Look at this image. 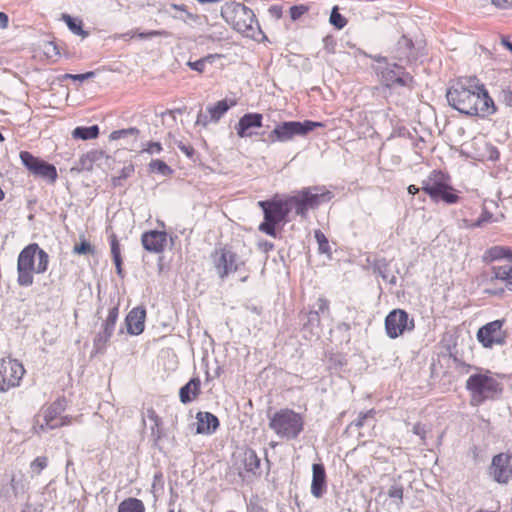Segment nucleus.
<instances>
[{
  "mask_svg": "<svg viewBox=\"0 0 512 512\" xmlns=\"http://www.w3.org/2000/svg\"><path fill=\"white\" fill-rule=\"evenodd\" d=\"M492 4L499 9H511L512 0H491Z\"/></svg>",
  "mask_w": 512,
  "mask_h": 512,
  "instance_id": "8fccbe9b",
  "label": "nucleus"
},
{
  "mask_svg": "<svg viewBox=\"0 0 512 512\" xmlns=\"http://www.w3.org/2000/svg\"><path fill=\"white\" fill-rule=\"evenodd\" d=\"M315 239L318 242L319 250L326 253L330 250L329 242L324 233L320 230H316L314 233Z\"/></svg>",
  "mask_w": 512,
  "mask_h": 512,
  "instance_id": "ea45409f",
  "label": "nucleus"
},
{
  "mask_svg": "<svg viewBox=\"0 0 512 512\" xmlns=\"http://www.w3.org/2000/svg\"><path fill=\"white\" fill-rule=\"evenodd\" d=\"M67 408L65 397L57 398L51 404L43 407L35 417L33 430L36 434H42L49 430L68 426L73 418L69 415H63Z\"/></svg>",
  "mask_w": 512,
  "mask_h": 512,
  "instance_id": "39448f33",
  "label": "nucleus"
},
{
  "mask_svg": "<svg viewBox=\"0 0 512 512\" xmlns=\"http://www.w3.org/2000/svg\"><path fill=\"white\" fill-rule=\"evenodd\" d=\"M502 45L512 52V42H510L507 38H502Z\"/></svg>",
  "mask_w": 512,
  "mask_h": 512,
  "instance_id": "13d9d810",
  "label": "nucleus"
},
{
  "mask_svg": "<svg viewBox=\"0 0 512 512\" xmlns=\"http://www.w3.org/2000/svg\"><path fill=\"white\" fill-rule=\"evenodd\" d=\"M330 23L337 29H342L347 24V19L339 13L338 6H334L330 14Z\"/></svg>",
  "mask_w": 512,
  "mask_h": 512,
  "instance_id": "4c0bfd02",
  "label": "nucleus"
},
{
  "mask_svg": "<svg viewBox=\"0 0 512 512\" xmlns=\"http://www.w3.org/2000/svg\"><path fill=\"white\" fill-rule=\"evenodd\" d=\"M466 389L470 393V404L479 406L486 400H493L502 393V385L490 372L476 373L469 376Z\"/></svg>",
  "mask_w": 512,
  "mask_h": 512,
  "instance_id": "20e7f679",
  "label": "nucleus"
},
{
  "mask_svg": "<svg viewBox=\"0 0 512 512\" xmlns=\"http://www.w3.org/2000/svg\"><path fill=\"white\" fill-rule=\"evenodd\" d=\"M491 474L498 483H507L512 476L511 456L500 453L493 457Z\"/></svg>",
  "mask_w": 512,
  "mask_h": 512,
  "instance_id": "6ab92c4d",
  "label": "nucleus"
},
{
  "mask_svg": "<svg viewBox=\"0 0 512 512\" xmlns=\"http://www.w3.org/2000/svg\"><path fill=\"white\" fill-rule=\"evenodd\" d=\"M111 336L112 333H108L101 329V331L94 338V348L96 351L102 352L105 350Z\"/></svg>",
  "mask_w": 512,
  "mask_h": 512,
  "instance_id": "e433bc0d",
  "label": "nucleus"
},
{
  "mask_svg": "<svg viewBox=\"0 0 512 512\" xmlns=\"http://www.w3.org/2000/svg\"><path fill=\"white\" fill-rule=\"evenodd\" d=\"M396 82H397V83H399V84H401V85H404V84H405L404 80H403V79H401V78H398V79L396 80Z\"/></svg>",
  "mask_w": 512,
  "mask_h": 512,
  "instance_id": "69168bd1",
  "label": "nucleus"
},
{
  "mask_svg": "<svg viewBox=\"0 0 512 512\" xmlns=\"http://www.w3.org/2000/svg\"><path fill=\"white\" fill-rule=\"evenodd\" d=\"M148 419L153 422L156 428H159L162 425L161 418L158 416L156 411L153 408H148L146 411Z\"/></svg>",
  "mask_w": 512,
  "mask_h": 512,
  "instance_id": "c03bdc74",
  "label": "nucleus"
},
{
  "mask_svg": "<svg viewBox=\"0 0 512 512\" xmlns=\"http://www.w3.org/2000/svg\"><path fill=\"white\" fill-rule=\"evenodd\" d=\"M222 15L236 31L247 36H251L257 26L254 12L242 3L227 5Z\"/></svg>",
  "mask_w": 512,
  "mask_h": 512,
  "instance_id": "9b49d317",
  "label": "nucleus"
},
{
  "mask_svg": "<svg viewBox=\"0 0 512 512\" xmlns=\"http://www.w3.org/2000/svg\"><path fill=\"white\" fill-rule=\"evenodd\" d=\"M446 97L452 108L468 116L484 119L497 111L485 84L475 76L455 79L448 88Z\"/></svg>",
  "mask_w": 512,
  "mask_h": 512,
  "instance_id": "f257e3e1",
  "label": "nucleus"
},
{
  "mask_svg": "<svg viewBox=\"0 0 512 512\" xmlns=\"http://www.w3.org/2000/svg\"><path fill=\"white\" fill-rule=\"evenodd\" d=\"M324 127L322 122H315L311 120L288 121L282 122L275 126L269 134L270 142H287L292 140L295 136H304L315 128Z\"/></svg>",
  "mask_w": 512,
  "mask_h": 512,
  "instance_id": "f8f14e48",
  "label": "nucleus"
},
{
  "mask_svg": "<svg viewBox=\"0 0 512 512\" xmlns=\"http://www.w3.org/2000/svg\"><path fill=\"white\" fill-rule=\"evenodd\" d=\"M501 100L507 106L512 107V90L510 88L503 89L501 92Z\"/></svg>",
  "mask_w": 512,
  "mask_h": 512,
  "instance_id": "09e8293b",
  "label": "nucleus"
},
{
  "mask_svg": "<svg viewBox=\"0 0 512 512\" xmlns=\"http://www.w3.org/2000/svg\"><path fill=\"white\" fill-rule=\"evenodd\" d=\"M269 14L275 19H280L283 15L282 7L279 5H272L268 9Z\"/></svg>",
  "mask_w": 512,
  "mask_h": 512,
  "instance_id": "3c124183",
  "label": "nucleus"
},
{
  "mask_svg": "<svg viewBox=\"0 0 512 512\" xmlns=\"http://www.w3.org/2000/svg\"><path fill=\"white\" fill-rule=\"evenodd\" d=\"M129 135H139V129L136 127H130L126 129L115 130L109 135L110 140H119Z\"/></svg>",
  "mask_w": 512,
  "mask_h": 512,
  "instance_id": "58836bf2",
  "label": "nucleus"
},
{
  "mask_svg": "<svg viewBox=\"0 0 512 512\" xmlns=\"http://www.w3.org/2000/svg\"><path fill=\"white\" fill-rule=\"evenodd\" d=\"M48 466L46 456H38L30 463V470L33 476H38Z\"/></svg>",
  "mask_w": 512,
  "mask_h": 512,
  "instance_id": "c9c22d12",
  "label": "nucleus"
},
{
  "mask_svg": "<svg viewBox=\"0 0 512 512\" xmlns=\"http://www.w3.org/2000/svg\"><path fill=\"white\" fill-rule=\"evenodd\" d=\"M212 269L220 280L227 279L231 274L241 272L246 268L243 260L229 244L215 247L210 254Z\"/></svg>",
  "mask_w": 512,
  "mask_h": 512,
  "instance_id": "0eeeda50",
  "label": "nucleus"
},
{
  "mask_svg": "<svg viewBox=\"0 0 512 512\" xmlns=\"http://www.w3.org/2000/svg\"><path fill=\"white\" fill-rule=\"evenodd\" d=\"M262 249H264L265 251H269V250H272L274 245L272 243H269L267 241H264L263 243H260L259 245Z\"/></svg>",
  "mask_w": 512,
  "mask_h": 512,
  "instance_id": "4d7b16f0",
  "label": "nucleus"
},
{
  "mask_svg": "<svg viewBox=\"0 0 512 512\" xmlns=\"http://www.w3.org/2000/svg\"><path fill=\"white\" fill-rule=\"evenodd\" d=\"M311 493L314 497L320 498L326 492V472L324 465L315 463L312 466Z\"/></svg>",
  "mask_w": 512,
  "mask_h": 512,
  "instance_id": "4be33fe9",
  "label": "nucleus"
},
{
  "mask_svg": "<svg viewBox=\"0 0 512 512\" xmlns=\"http://www.w3.org/2000/svg\"><path fill=\"white\" fill-rule=\"evenodd\" d=\"M168 242V234L166 231L149 230L141 235V244L143 248L155 254L163 253Z\"/></svg>",
  "mask_w": 512,
  "mask_h": 512,
  "instance_id": "a211bd4d",
  "label": "nucleus"
},
{
  "mask_svg": "<svg viewBox=\"0 0 512 512\" xmlns=\"http://www.w3.org/2000/svg\"><path fill=\"white\" fill-rule=\"evenodd\" d=\"M364 418H365V416H363V418H362V419H360V420L358 421V423H357V426H358V427L363 426V419H364Z\"/></svg>",
  "mask_w": 512,
  "mask_h": 512,
  "instance_id": "0e129e2a",
  "label": "nucleus"
},
{
  "mask_svg": "<svg viewBox=\"0 0 512 512\" xmlns=\"http://www.w3.org/2000/svg\"><path fill=\"white\" fill-rule=\"evenodd\" d=\"M505 320H495L489 322L477 331L476 337L484 348H493L496 345H504L506 343L508 333L503 329Z\"/></svg>",
  "mask_w": 512,
  "mask_h": 512,
  "instance_id": "2eb2a0df",
  "label": "nucleus"
},
{
  "mask_svg": "<svg viewBox=\"0 0 512 512\" xmlns=\"http://www.w3.org/2000/svg\"><path fill=\"white\" fill-rule=\"evenodd\" d=\"M241 466L247 473L255 474L260 468V459L257 453L251 448H245L240 455Z\"/></svg>",
  "mask_w": 512,
  "mask_h": 512,
  "instance_id": "393cba45",
  "label": "nucleus"
},
{
  "mask_svg": "<svg viewBox=\"0 0 512 512\" xmlns=\"http://www.w3.org/2000/svg\"><path fill=\"white\" fill-rule=\"evenodd\" d=\"M237 105L234 99H223L207 107L210 121L218 122L221 117L231 108Z\"/></svg>",
  "mask_w": 512,
  "mask_h": 512,
  "instance_id": "a878e982",
  "label": "nucleus"
},
{
  "mask_svg": "<svg viewBox=\"0 0 512 512\" xmlns=\"http://www.w3.org/2000/svg\"><path fill=\"white\" fill-rule=\"evenodd\" d=\"M118 316H119V307L116 305V306L110 308L108 311L107 317L102 322V325H101L102 330L113 334V332L115 330L116 322L118 320Z\"/></svg>",
  "mask_w": 512,
  "mask_h": 512,
  "instance_id": "2f4dec72",
  "label": "nucleus"
},
{
  "mask_svg": "<svg viewBox=\"0 0 512 512\" xmlns=\"http://www.w3.org/2000/svg\"><path fill=\"white\" fill-rule=\"evenodd\" d=\"M171 8L175 9V10H178V11H181V12H184L186 14V19L187 20H191V21H197L199 16L194 14V13H191L187 10V7L185 5H178V4H172L171 5Z\"/></svg>",
  "mask_w": 512,
  "mask_h": 512,
  "instance_id": "37998d69",
  "label": "nucleus"
},
{
  "mask_svg": "<svg viewBox=\"0 0 512 512\" xmlns=\"http://www.w3.org/2000/svg\"><path fill=\"white\" fill-rule=\"evenodd\" d=\"M181 150L187 155V156H192L193 154V148L191 147H186V146H183L181 147Z\"/></svg>",
  "mask_w": 512,
  "mask_h": 512,
  "instance_id": "052dcab7",
  "label": "nucleus"
},
{
  "mask_svg": "<svg viewBox=\"0 0 512 512\" xmlns=\"http://www.w3.org/2000/svg\"><path fill=\"white\" fill-rule=\"evenodd\" d=\"M388 495L390 498H396V499L402 500L403 488L400 486H392L388 491Z\"/></svg>",
  "mask_w": 512,
  "mask_h": 512,
  "instance_id": "de8ad7c7",
  "label": "nucleus"
},
{
  "mask_svg": "<svg viewBox=\"0 0 512 512\" xmlns=\"http://www.w3.org/2000/svg\"><path fill=\"white\" fill-rule=\"evenodd\" d=\"M309 11V7L307 5H294L290 8V17L293 21L299 19L305 13Z\"/></svg>",
  "mask_w": 512,
  "mask_h": 512,
  "instance_id": "a19ab883",
  "label": "nucleus"
},
{
  "mask_svg": "<svg viewBox=\"0 0 512 512\" xmlns=\"http://www.w3.org/2000/svg\"><path fill=\"white\" fill-rule=\"evenodd\" d=\"M91 75H92V73L89 72V73H86V74H77V75L67 74L65 77L66 78H71V79H74V80H84V79L90 77Z\"/></svg>",
  "mask_w": 512,
  "mask_h": 512,
  "instance_id": "5fc2aeb1",
  "label": "nucleus"
},
{
  "mask_svg": "<svg viewBox=\"0 0 512 512\" xmlns=\"http://www.w3.org/2000/svg\"><path fill=\"white\" fill-rule=\"evenodd\" d=\"M10 487L15 495L25 489V475L21 472H13L10 477Z\"/></svg>",
  "mask_w": 512,
  "mask_h": 512,
  "instance_id": "72a5a7b5",
  "label": "nucleus"
},
{
  "mask_svg": "<svg viewBox=\"0 0 512 512\" xmlns=\"http://www.w3.org/2000/svg\"><path fill=\"white\" fill-rule=\"evenodd\" d=\"M22 164L35 177L46 179L50 183L57 180L58 173L54 165L34 156L28 151H21L19 154Z\"/></svg>",
  "mask_w": 512,
  "mask_h": 512,
  "instance_id": "dca6fc26",
  "label": "nucleus"
},
{
  "mask_svg": "<svg viewBox=\"0 0 512 512\" xmlns=\"http://www.w3.org/2000/svg\"><path fill=\"white\" fill-rule=\"evenodd\" d=\"M247 278H248V276H247V275H245L244 277H242V278H241V281H242V282H244V281H246V280H247Z\"/></svg>",
  "mask_w": 512,
  "mask_h": 512,
  "instance_id": "338daca9",
  "label": "nucleus"
},
{
  "mask_svg": "<svg viewBox=\"0 0 512 512\" xmlns=\"http://www.w3.org/2000/svg\"><path fill=\"white\" fill-rule=\"evenodd\" d=\"M332 191L324 186H311L299 190L295 195L287 197L291 208L301 218H307L308 211L318 208L321 204L331 201Z\"/></svg>",
  "mask_w": 512,
  "mask_h": 512,
  "instance_id": "423d86ee",
  "label": "nucleus"
},
{
  "mask_svg": "<svg viewBox=\"0 0 512 512\" xmlns=\"http://www.w3.org/2000/svg\"><path fill=\"white\" fill-rule=\"evenodd\" d=\"M467 155L477 161L496 160L499 151L484 138H473L467 144Z\"/></svg>",
  "mask_w": 512,
  "mask_h": 512,
  "instance_id": "f3484780",
  "label": "nucleus"
},
{
  "mask_svg": "<svg viewBox=\"0 0 512 512\" xmlns=\"http://www.w3.org/2000/svg\"><path fill=\"white\" fill-rule=\"evenodd\" d=\"M169 34L165 30H151L148 32H137V31H130L126 32L124 34L120 35V38L122 39H132L134 37H138L139 39H148L152 37H167Z\"/></svg>",
  "mask_w": 512,
  "mask_h": 512,
  "instance_id": "7c9ffc66",
  "label": "nucleus"
},
{
  "mask_svg": "<svg viewBox=\"0 0 512 512\" xmlns=\"http://www.w3.org/2000/svg\"><path fill=\"white\" fill-rule=\"evenodd\" d=\"M49 266V255L37 243L24 247L17 259V283L28 287L34 282V273L43 274Z\"/></svg>",
  "mask_w": 512,
  "mask_h": 512,
  "instance_id": "7ed1b4c3",
  "label": "nucleus"
},
{
  "mask_svg": "<svg viewBox=\"0 0 512 512\" xmlns=\"http://www.w3.org/2000/svg\"><path fill=\"white\" fill-rule=\"evenodd\" d=\"M99 135V127L97 125H93L90 127H76L72 131V136L74 139H82V140H89V139H96Z\"/></svg>",
  "mask_w": 512,
  "mask_h": 512,
  "instance_id": "c756f323",
  "label": "nucleus"
},
{
  "mask_svg": "<svg viewBox=\"0 0 512 512\" xmlns=\"http://www.w3.org/2000/svg\"><path fill=\"white\" fill-rule=\"evenodd\" d=\"M144 151L149 154L160 153L162 151V145L160 142H149Z\"/></svg>",
  "mask_w": 512,
  "mask_h": 512,
  "instance_id": "49530a36",
  "label": "nucleus"
},
{
  "mask_svg": "<svg viewBox=\"0 0 512 512\" xmlns=\"http://www.w3.org/2000/svg\"><path fill=\"white\" fill-rule=\"evenodd\" d=\"M45 49H46L45 53L47 54L48 57H52L51 52H53L55 56L59 55V52L57 51V47L53 42L47 43L45 46Z\"/></svg>",
  "mask_w": 512,
  "mask_h": 512,
  "instance_id": "603ef678",
  "label": "nucleus"
},
{
  "mask_svg": "<svg viewBox=\"0 0 512 512\" xmlns=\"http://www.w3.org/2000/svg\"><path fill=\"white\" fill-rule=\"evenodd\" d=\"M201 394V380L199 377L191 378L188 383H186L179 390V399L183 404H188L194 400H196Z\"/></svg>",
  "mask_w": 512,
  "mask_h": 512,
  "instance_id": "b1692460",
  "label": "nucleus"
},
{
  "mask_svg": "<svg viewBox=\"0 0 512 512\" xmlns=\"http://www.w3.org/2000/svg\"><path fill=\"white\" fill-rule=\"evenodd\" d=\"M26 369L22 362L5 356L0 358V393L8 392L21 385Z\"/></svg>",
  "mask_w": 512,
  "mask_h": 512,
  "instance_id": "ddd939ff",
  "label": "nucleus"
},
{
  "mask_svg": "<svg viewBox=\"0 0 512 512\" xmlns=\"http://www.w3.org/2000/svg\"><path fill=\"white\" fill-rule=\"evenodd\" d=\"M269 427L281 438L296 439L304 430V417L292 409L283 408L270 417Z\"/></svg>",
  "mask_w": 512,
  "mask_h": 512,
  "instance_id": "1a4fd4ad",
  "label": "nucleus"
},
{
  "mask_svg": "<svg viewBox=\"0 0 512 512\" xmlns=\"http://www.w3.org/2000/svg\"><path fill=\"white\" fill-rule=\"evenodd\" d=\"M385 332L390 339H396L405 332L413 331L415 321L403 309H394L390 311L385 318Z\"/></svg>",
  "mask_w": 512,
  "mask_h": 512,
  "instance_id": "4468645a",
  "label": "nucleus"
},
{
  "mask_svg": "<svg viewBox=\"0 0 512 512\" xmlns=\"http://www.w3.org/2000/svg\"><path fill=\"white\" fill-rule=\"evenodd\" d=\"M62 19L68 26V28L76 35L81 36L82 38H85L88 36V32L83 30L82 26V20L78 18H73L70 15L64 14Z\"/></svg>",
  "mask_w": 512,
  "mask_h": 512,
  "instance_id": "473e14b6",
  "label": "nucleus"
},
{
  "mask_svg": "<svg viewBox=\"0 0 512 512\" xmlns=\"http://www.w3.org/2000/svg\"><path fill=\"white\" fill-rule=\"evenodd\" d=\"M73 253L77 255H94L95 247L89 241L82 238L79 243L74 245Z\"/></svg>",
  "mask_w": 512,
  "mask_h": 512,
  "instance_id": "f704fd0d",
  "label": "nucleus"
},
{
  "mask_svg": "<svg viewBox=\"0 0 512 512\" xmlns=\"http://www.w3.org/2000/svg\"><path fill=\"white\" fill-rule=\"evenodd\" d=\"M413 432L419 436H421L422 438H424L425 436V431L423 430V428L421 427L420 424H416L414 425L413 427Z\"/></svg>",
  "mask_w": 512,
  "mask_h": 512,
  "instance_id": "6e6d98bb",
  "label": "nucleus"
},
{
  "mask_svg": "<svg viewBox=\"0 0 512 512\" xmlns=\"http://www.w3.org/2000/svg\"><path fill=\"white\" fill-rule=\"evenodd\" d=\"M117 512H145V505L142 500L129 497L120 502Z\"/></svg>",
  "mask_w": 512,
  "mask_h": 512,
  "instance_id": "cd10ccee",
  "label": "nucleus"
},
{
  "mask_svg": "<svg viewBox=\"0 0 512 512\" xmlns=\"http://www.w3.org/2000/svg\"><path fill=\"white\" fill-rule=\"evenodd\" d=\"M407 190H408V193L412 194V195H415L419 192V188L415 185H409Z\"/></svg>",
  "mask_w": 512,
  "mask_h": 512,
  "instance_id": "bf43d9fd",
  "label": "nucleus"
},
{
  "mask_svg": "<svg viewBox=\"0 0 512 512\" xmlns=\"http://www.w3.org/2000/svg\"><path fill=\"white\" fill-rule=\"evenodd\" d=\"M9 18L8 15L4 12H0V28L5 29L8 27Z\"/></svg>",
  "mask_w": 512,
  "mask_h": 512,
  "instance_id": "864d4df0",
  "label": "nucleus"
},
{
  "mask_svg": "<svg viewBox=\"0 0 512 512\" xmlns=\"http://www.w3.org/2000/svg\"><path fill=\"white\" fill-rule=\"evenodd\" d=\"M221 58L220 54H209L206 55L196 61H188L186 65L193 71H196L200 74L204 73L206 70V64H212L215 59Z\"/></svg>",
  "mask_w": 512,
  "mask_h": 512,
  "instance_id": "c85d7f7f",
  "label": "nucleus"
},
{
  "mask_svg": "<svg viewBox=\"0 0 512 512\" xmlns=\"http://www.w3.org/2000/svg\"><path fill=\"white\" fill-rule=\"evenodd\" d=\"M201 4H207V3H217L219 0H197Z\"/></svg>",
  "mask_w": 512,
  "mask_h": 512,
  "instance_id": "e2e57ef3",
  "label": "nucleus"
},
{
  "mask_svg": "<svg viewBox=\"0 0 512 512\" xmlns=\"http://www.w3.org/2000/svg\"><path fill=\"white\" fill-rule=\"evenodd\" d=\"M4 140V136L0 133V142H3Z\"/></svg>",
  "mask_w": 512,
  "mask_h": 512,
  "instance_id": "774afa93",
  "label": "nucleus"
},
{
  "mask_svg": "<svg viewBox=\"0 0 512 512\" xmlns=\"http://www.w3.org/2000/svg\"><path fill=\"white\" fill-rule=\"evenodd\" d=\"M109 243H110V249H111V256L113 259V262L116 267V272L119 276H123V269H122V257H121V245L118 240V237L115 233H112L109 236Z\"/></svg>",
  "mask_w": 512,
  "mask_h": 512,
  "instance_id": "bb28decb",
  "label": "nucleus"
},
{
  "mask_svg": "<svg viewBox=\"0 0 512 512\" xmlns=\"http://www.w3.org/2000/svg\"><path fill=\"white\" fill-rule=\"evenodd\" d=\"M483 260L493 263L490 276L484 280V293L502 297L512 292V248L496 245L484 252Z\"/></svg>",
  "mask_w": 512,
  "mask_h": 512,
  "instance_id": "f03ea898",
  "label": "nucleus"
},
{
  "mask_svg": "<svg viewBox=\"0 0 512 512\" xmlns=\"http://www.w3.org/2000/svg\"><path fill=\"white\" fill-rule=\"evenodd\" d=\"M197 427L196 432L198 434H212L219 427L218 418L210 412H198L196 414Z\"/></svg>",
  "mask_w": 512,
  "mask_h": 512,
  "instance_id": "5701e85b",
  "label": "nucleus"
},
{
  "mask_svg": "<svg viewBox=\"0 0 512 512\" xmlns=\"http://www.w3.org/2000/svg\"><path fill=\"white\" fill-rule=\"evenodd\" d=\"M317 307L318 310L315 312V314L318 316L320 313L325 314L329 312V301L325 298H319L317 300Z\"/></svg>",
  "mask_w": 512,
  "mask_h": 512,
  "instance_id": "a18cd8bd",
  "label": "nucleus"
},
{
  "mask_svg": "<svg viewBox=\"0 0 512 512\" xmlns=\"http://www.w3.org/2000/svg\"><path fill=\"white\" fill-rule=\"evenodd\" d=\"M150 168L152 171H156L164 175L171 172L170 167L164 161L158 159L151 161Z\"/></svg>",
  "mask_w": 512,
  "mask_h": 512,
  "instance_id": "79ce46f5",
  "label": "nucleus"
},
{
  "mask_svg": "<svg viewBox=\"0 0 512 512\" xmlns=\"http://www.w3.org/2000/svg\"><path fill=\"white\" fill-rule=\"evenodd\" d=\"M146 310L135 307L129 311L125 318L127 332L130 335H140L145 329Z\"/></svg>",
  "mask_w": 512,
  "mask_h": 512,
  "instance_id": "412c9836",
  "label": "nucleus"
},
{
  "mask_svg": "<svg viewBox=\"0 0 512 512\" xmlns=\"http://www.w3.org/2000/svg\"><path fill=\"white\" fill-rule=\"evenodd\" d=\"M450 176L441 171L433 170L422 182V191L430 196L433 200L441 199L447 204H454L459 201L454 188L450 185Z\"/></svg>",
  "mask_w": 512,
  "mask_h": 512,
  "instance_id": "9d476101",
  "label": "nucleus"
},
{
  "mask_svg": "<svg viewBox=\"0 0 512 512\" xmlns=\"http://www.w3.org/2000/svg\"><path fill=\"white\" fill-rule=\"evenodd\" d=\"M263 116L260 113H246L238 121L235 129L240 138L252 137L253 129L262 127Z\"/></svg>",
  "mask_w": 512,
  "mask_h": 512,
  "instance_id": "aec40b11",
  "label": "nucleus"
},
{
  "mask_svg": "<svg viewBox=\"0 0 512 512\" xmlns=\"http://www.w3.org/2000/svg\"><path fill=\"white\" fill-rule=\"evenodd\" d=\"M258 205L262 208L264 213V221L260 223L258 227L259 231L271 237H276L277 225L285 223L291 211L288 198L282 199L276 195L270 200L259 201Z\"/></svg>",
  "mask_w": 512,
  "mask_h": 512,
  "instance_id": "6e6552de",
  "label": "nucleus"
},
{
  "mask_svg": "<svg viewBox=\"0 0 512 512\" xmlns=\"http://www.w3.org/2000/svg\"><path fill=\"white\" fill-rule=\"evenodd\" d=\"M203 124L204 126H206L208 124V121L205 119V120H202V114L200 113L197 117V124Z\"/></svg>",
  "mask_w": 512,
  "mask_h": 512,
  "instance_id": "680f3d73",
  "label": "nucleus"
}]
</instances>
